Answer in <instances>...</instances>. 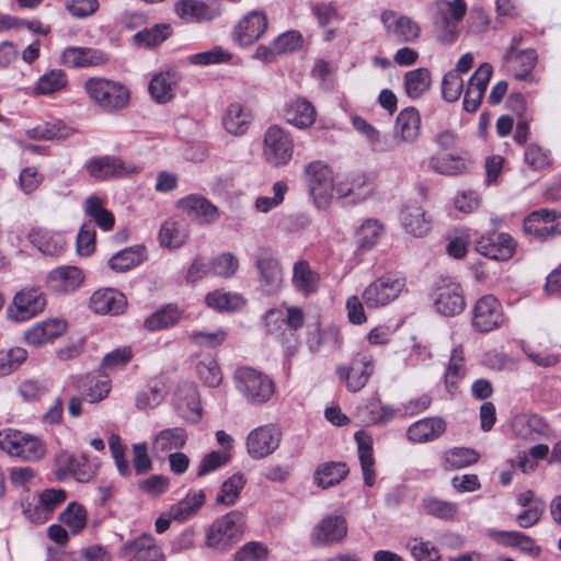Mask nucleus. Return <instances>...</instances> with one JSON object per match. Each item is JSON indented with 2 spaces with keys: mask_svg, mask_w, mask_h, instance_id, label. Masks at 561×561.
<instances>
[{
  "mask_svg": "<svg viewBox=\"0 0 561 561\" xmlns=\"http://www.w3.org/2000/svg\"><path fill=\"white\" fill-rule=\"evenodd\" d=\"M424 511L436 518L449 519L458 512V505L454 502L443 501L437 497H426L422 501Z\"/></svg>",
  "mask_w": 561,
  "mask_h": 561,
  "instance_id": "nucleus-63",
  "label": "nucleus"
},
{
  "mask_svg": "<svg viewBox=\"0 0 561 561\" xmlns=\"http://www.w3.org/2000/svg\"><path fill=\"white\" fill-rule=\"evenodd\" d=\"M90 99L105 111H118L129 102V91L118 81L105 78H90L84 83Z\"/></svg>",
  "mask_w": 561,
  "mask_h": 561,
  "instance_id": "nucleus-7",
  "label": "nucleus"
},
{
  "mask_svg": "<svg viewBox=\"0 0 561 561\" xmlns=\"http://www.w3.org/2000/svg\"><path fill=\"white\" fill-rule=\"evenodd\" d=\"M280 439L282 432L276 425H261L248 434L247 451L252 459H263L278 448Z\"/></svg>",
  "mask_w": 561,
  "mask_h": 561,
  "instance_id": "nucleus-15",
  "label": "nucleus"
},
{
  "mask_svg": "<svg viewBox=\"0 0 561 561\" xmlns=\"http://www.w3.org/2000/svg\"><path fill=\"white\" fill-rule=\"evenodd\" d=\"M187 440L186 431L182 427H170L160 431L152 444L156 454H168L184 447Z\"/></svg>",
  "mask_w": 561,
  "mask_h": 561,
  "instance_id": "nucleus-44",
  "label": "nucleus"
},
{
  "mask_svg": "<svg viewBox=\"0 0 561 561\" xmlns=\"http://www.w3.org/2000/svg\"><path fill=\"white\" fill-rule=\"evenodd\" d=\"M0 449L26 461L38 460L45 455L39 438L11 428L0 431Z\"/></svg>",
  "mask_w": 561,
  "mask_h": 561,
  "instance_id": "nucleus-9",
  "label": "nucleus"
},
{
  "mask_svg": "<svg viewBox=\"0 0 561 561\" xmlns=\"http://www.w3.org/2000/svg\"><path fill=\"white\" fill-rule=\"evenodd\" d=\"M253 121V111L248 104L230 103L221 117L224 129L232 136L240 137L248 133Z\"/></svg>",
  "mask_w": 561,
  "mask_h": 561,
  "instance_id": "nucleus-28",
  "label": "nucleus"
},
{
  "mask_svg": "<svg viewBox=\"0 0 561 561\" xmlns=\"http://www.w3.org/2000/svg\"><path fill=\"white\" fill-rule=\"evenodd\" d=\"M504 322L500 301L492 295H484L477 300L472 309L471 324L481 333L491 332Z\"/></svg>",
  "mask_w": 561,
  "mask_h": 561,
  "instance_id": "nucleus-14",
  "label": "nucleus"
},
{
  "mask_svg": "<svg viewBox=\"0 0 561 561\" xmlns=\"http://www.w3.org/2000/svg\"><path fill=\"white\" fill-rule=\"evenodd\" d=\"M434 306L445 317H455L466 307L463 291L458 283L443 279L435 289Z\"/></svg>",
  "mask_w": 561,
  "mask_h": 561,
  "instance_id": "nucleus-16",
  "label": "nucleus"
},
{
  "mask_svg": "<svg viewBox=\"0 0 561 561\" xmlns=\"http://www.w3.org/2000/svg\"><path fill=\"white\" fill-rule=\"evenodd\" d=\"M167 394L165 385L160 379L151 380L146 390L140 391L136 397V407L139 410L157 408Z\"/></svg>",
  "mask_w": 561,
  "mask_h": 561,
  "instance_id": "nucleus-54",
  "label": "nucleus"
},
{
  "mask_svg": "<svg viewBox=\"0 0 561 561\" xmlns=\"http://www.w3.org/2000/svg\"><path fill=\"white\" fill-rule=\"evenodd\" d=\"M480 455L472 448L454 447L443 455V467L446 470H458L478 462Z\"/></svg>",
  "mask_w": 561,
  "mask_h": 561,
  "instance_id": "nucleus-48",
  "label": "nucleus"
},
{
  "mask_svg": "<svg viewBox=\"0 0 561 561\" xmlns=\"http://www.w3.org/2000/svg\"><path fill=\"white\" fill-rule=\"evenodd\" d=\"M295 144L291 134L278 126L271 125L262 138V159L272 168L289 164L294 157Z\"/></svg>",
  "mask_w": 561,
  "mask_h": 561,
  "instance_id": "nucleus-5",
  "label": "nucleus"
},
{
  "mask_svg": "<svg viewBox=\"0 0 561 561\" xmlns=\"http://www.w3.org/2000/svg\"><path fill=\"white\" fill-rule=\"evenodd\" d=\"M27 238L45 255L57 257L65 251L66 241L60 233L44 228H33Z\"/></svg>",
  "mask_w": 561,
  "mask_h": 561,
  "instance_id": "nucleus-35",
  "label": "nucleus"
},
{
  "mask_svg": "<svg viewBox=\"0 0 561 561\" xmlns=\"http://www.w3.org/2000/svg\"><path fill=\"white\" fill-rule=\"evenodd\" d=\"M68 83L67 75L61 69H51L42 75L34 87L35 95H49L61 91Z\"/></svg>",
  "mask_w": 561,
  "mask_h": 561,
  "instance_id": "nucleus-49",
  "label": "nucleus"
},
{
  "mask_svg": "<svg viewBox=\"0 0 561 561\" xmlns=\"http://www.w3.org/2000/svg\"><path fill=\"white\" fill-rule=\"evenodd\" d=\"M171 34L169 24H157L145 28L133 36L134 43L140 46H157L164 42Z\"/></svg>",
  "mask_w": 561,
  "mask_h": 561,
  "instance_id": "nucleus-61",
  "label": "nucleus"
},
{
  "mask_svg": "<svg viewBox=\"0 0 561 561\" xmlns=\"http://www.w3.org/2000/svg\"><path fill=\"white\" fill-rule=\"evenodd\" d=\"M524 231L538 239L561 234V213L550 209L533 211L524 219Z\"/></svg>",
  "mask_w": 561,
  "mask_h": 561,
  "instance_id": "nucleus-17",
  "label": "nucleus"
},
{
  "mask_svg": "<svg viewBox=\"0 0 561 561\" xmlns=\"http://www.w3.org/2000/svg\"><path fill=\"white\" fill-rule=\"evenodd\" d=\"M403 85L409 99L413 101L419 100L431 89V71L427 68L420 67L405 72Z\"/></svg>",
  "mask_w": 561,
  "mask_h": 561,
  "instance_id": "nucleus-42",
  "label": "nucleus"
},
{
  "mask_svg": "<svg viewBox=\"0 0 561 561\" xmlns=\"http://www.w3.org/2000/svg\"><path fill=\"white\" fill-rule=\"evenodd\" d=\"M490 537L499 543L517 548L530 557H538L540 547L529 536L519 531L492 530Z\"/></svg>",
  "mask_w": 561,
  "mask_h": 561,
  "instance_id": "nucleus-40",
  "label": "nucleus"
},
{
  "mask_svg": "<svg viewBox=\"0 0 561 561\" xmlns=\"http://www.w3.org/2000/svg\"><path fill=\"white\" fill-rule=\"evenodd\" d=\"M206 302L210 308L219 311H234L244 306V300L239 294L215 290L206 296Z\"/></svg>",
  "mask_w": 561,
  "mask_h": 561,
  "instance_id": "nucleus-58",
  "label": "nucleus"
},
{
  "mask_svg": "<svg viewBox=\"0 0 561 561\" xmlns=\"http://www.w3.org/2000/svg\"><path fill=\"white\" fill-rule=\"evenodd\" d=\"M59 520L73 534L80 533L87 525V511L77 503L71 502L60 513Z\"/></svg>",
  "mask_w": 561,
  "mask_h": 561,
  "instance_id": "nucleus-57",
  "label": "nucleus"
},
{
  "mask_svg": "<svg viewBox=\"0 0 561 561\" xmlns=\"http://www.w3.org/2000/svg\"><path fill=\"white\" fill-rule=\"evenodd\" d=\"M237 390L251 404H263L271 400L276 386L266 374L251 367H240L234 371Z\"/></svg>",
  "mask_w": 561,
  "mask_h": 561,
  "instance_id": "nucleus-4",
  "label": "nucleus"
},
{
  "mask_svg": "<svg viewBox=\"0 0 561 561\" xmlns=\"http://www.w3.org/2000/svg\"><path fill=\"white\" fill-rule=\"evenodd\" d=\"M466 376L463 350L457 346L453 350L447 369L444 376L445 386L448 392L453 393L459 380Z\"/></svg>",
  "mask_w": 561,
  "mask_h": 561,
  "instance_id": "nucleus-51",
  "label": "nucleus"
},
{
  "mask_svg": "<svg viewBox=\"0 0 561 561\" xmlns=\"http://www.w3.org/2000/svg\"><path fill=\"white\" fill-rule=\"evenodd\" d=\"M47 305L44 293L35 287L16 293L7 309L8 318L14 322H24L42 313Z\"/></svg>",
  "mask_w": 561,
  "mask_h": 561,
  "instance_id": "nucleus-12",
  "label": "nucleus"
},
{
  "mask_svg": "<svg viewBox=\"0 0 561 561\" xmlns=\"http://www.w3.org/2000/svg\"><path fill=\"white\" fill-rule=\"evenodd\" d=\"M174 405L182 417L193 422L197 421L202 408L196 387L190 382L180 386L175 392Z\"/></svg>",
  "mask_w": 561,
  "mask_h": 561,
  "instance_id": "nucleus-33",
  "label": "nucleus"
},
{
  "mask_svg": "<svg viewBox=\"0 0 561 561\" xmlns=\"http://www.w3.org/2000/svg\"><path fill=\"white\" fill-rule=\"evenodd\" d=\"M436 38L443 45L457 41L461 32V21L467 12L465 0H437L432 5Z\"/></svg>",
  "mask_w": 561,
  "mask_h": 561,
  "instance_id": "nucleus-2",
  "label": "nucleus"
},
{
  "mask_svg": "<svg viewBox=\"0 0 561 561\" xmlns=\"http://www.w3.org/2000/svg\"><path fill=\"white\" fill-rule=\"evenodd\" d=\"M83 211L100 229L104 231L113 229L115 224L114 215L104 208V201L101 197L96 195L88 196L83 203Z\"/></svg>",
  "mask_w": 561,
  "mask_h": 561,
  "instance_id": "nucleus-46",
  "label": "nucleus"
},
{
  "mask_svg": "<svg viewBox=\"0 0 561 561\" xmlns=\"http://www.w3.org/2000/svg\"><path fill=\"white\" fill-rule=\"evenodd\" d=\"M67 322L61 318L39 321L24 332L28 345L41 346L59 337L67 330Z\"/></svg>",
  "mask_w": 561,
  "mask_h": 561,
  "instance_id": "nucleus-30",
  "label": "nucleus"
},
{
  "mask_svg": "<svg viewBox=\"0 0 561 561\" xmlns=\"http://www.w3.org/2000/svg\"><path fill=\"white\" fill-rule=\"evenodd\" d=\"M446 430V423L440 417H425L414 422L407 431V437L412 443H426L438 438Z\"/></svg>",
  "mask_w": 561,
  "mask_h": 561,
  "instance_id": "nucleus-36",
  "label": "nucleus"
},
{
  "mask_svg": "<svg viewBox=\"0 0 561 561\" xmlns=\"http://www.w3.org/2000/svg\"><path fill=\"white\" fill-rule=\"evenodd\" d=\"M374 368V356L366 350H362L353 356L348 365L337 366L335 374L345 382L348 391L357 392L367 385Z\"/></svg>",
  "mask_w": 561,
  "mask_h": 561,
  "instance_id": "nucleus-10",
  "label": "nucleus"
},
{
  "mask_svg": "<svg viewBox=\"0 0 561 561\" xmlns=\"http://www.w3.org/2000/svg\"><path fill=\"white\" fill-rule=\"evenodd\" d=\"M405 286L404 277L396 274H385L365 287L362 299L369 309L382 308L399 298Z\"/></svg>",
  "mask_w": 561,
  "mask_h": 561,
  "instance_id": "nucleus-8",
  "label": "nucleus"
},
{
  "mask_svg": "<svg viewBox=\"0 0 561 561\" xmlns=\"http://www.w3.org/2000/svg\"><path fill=\"white\" fill-rule=\"evenodd\" d=\"M180 80L176 70L168 69L156 73L149 82V93L159 104H165L174 98V88Z\"/></svg>",
  "mask_w": 561,
  "mask_h": 561,
  "instance_id": "nucleus-34",
  "label": "nucleus"
},
{
  "mask_svg": "<svg viewBox=\"0 0 561 561\" xmlns=\"http://www.w3.org/2000/svg\"><path fill=\"white\" fill-rule=\"evenodd\" d=\"M314 106L306 99H296L289 102L284 110V117L290 125L304 129L316 121Z\"/></svg>",
  "mask_w": 561,
  "mask_h": 561,
  "instance_id": "nucleus-37",
  "label": "nucleus"
},
{
  "mask_svg": "<svg viewBox=\"0 0 561 561\" xmlns=\"http://www.w3.org/2000/svg\"><path fill=\"white\" fill-rule=\"evenodd\" d=\"M348 473L344 462L330 461L320 465L314 472V482L322 489L339 484Z\"/></svg>",
  "mask_w": 561,
  "mask_h": 561,
  "instance_id": "nucleus-47",
  "label": "nucleus"
},
{
  "mask_svg": "<svg viewBox=\"0 0 561 561\" xmlns=\"http://www.w3.org/2000/svg\"><path fill=\"white\" fill-rule=\"evenodd\" d=\"M267 28V19L261 11H252L236 25L233 41L239 46H249L256 42Z\"/></svg>",
  "mask_w": 561,
  "mask_h": 561,
  "instance_id": "nucleus-26",
  "label": "nucleus"
},
{
  "mask_svg": "<svg viewBox=\"0 0 561 561\" xmlns=\"http://www.w3.org/2000/svg\"><path fill=\"white\" fill-rule=\"evenodd\" d=\"M270 549L262 541H249L233 554V561H268Z\"/></svg>",
  "mask_w": 561,
  "mask_h": 561,
  "instance_id": "nucleus-62",
  "label": "nucleus"
},
{
  "mask_svg": "<svg viewBox=\"0 0 561 561\" xmlns=\"http://www.w3.org/2000/svg\"><path fill=\"white\" fill-rule=\"evenodd\" d=\"M178 208L199 224H211L219 217L218 208L206 197L190 194L178 201Z\"/></svg>",
  "mask_w": 561,
  "mask_h": 561,
  "instance_id": "nucleus-29",
  "label": "nucleus"
},
{
  "mask_svg": "<svg viewBox=\"0 0 561 561\" xmlns=\"http://www.w3.org/2000/svg\"><path fill=\"white\" fill-rule=\"evenodd\" d=\"M187 233L184 225L175 219L164 221L159 231L160 245L168 249H176L184 244Z\"/></svg>",
  "mask_w": 561,
  "mask_h": 561,
  "instance_id": "nucleus-50",
  "label": "nucleus"
},
{
  "mask_svg": "<svg viewBox=\"0 0 561 561\" xmlns=\"http://www.w3.org/2000/svg\"><path fill=\"white\" fill-rule=\"evenodd\" d=\"M383 232V226L376 219H366L358 228L356 242L363 250L375 247Z\"/></svg>",
  "mask_w": 561,
  "mask_h": 561,
  "instance_id": "nucleus-59",
  "label": "nucleus"
},
{
  "mask_svg": "<svg viewBox=\"0 0 561 561\" xmlns=\"http://www.w3.org/2000/svg\"><path fill=\"white\" fill-rule=\"evenodd\" d=\"M204 502L205 494L203 491L191 492L170 508L169 515L174 520H186L199 510Z\"/></svg>",
  "mask_w": 561,
  "mask_h": 561,
  "instance_id": "nucleus-52",
  "label": "nucleus"
},
{
  "mask_svg": "<svg viewBox=\"0 0 561 561\" xmlns=\"http://www.w3.org/2000/svg\"><path fill=\"white\" fill-rule=\"evenodd\" d=\"M85 169L90 176L100 181L138 172L136 167L110 156L89 160L85 163Z\"/></svg>",
  "mask_w": 561,
  "mask_h": 561,
  "instance_id": "nucleus-24",
  "label": "nucleus"
},
{
  "mask_svg": "<svg viewBox=\"0 0 561 561\" xmlns=\"http://www.w3.org/2000/svg\"><path fill=\"white\" fill-rule=\"evenodd\" d=\"M291 282L298 293L309 296L317 291L319 276L311 270L307 261L300 260L294 264Z\"/></svg>",
  "mask_w": 561,
  "mask_h": 561,
  "instance_id": "nucleus-43",
  "label": "nucleus"
},
{
  "mask_svg": "<svg viewBox=\"0 0 561 561\" xmlns=\"http://www.w3.org/2000/svg\"><path fill=\"white\" fill-rule=\"evenodd\" d=\"M174 11L179 18L188 22H211L221 14V5L216 0H178Z\"/></svg>",
  "mask_w": 561,
  "mask_h": 561,
  "instance_id": "nucleus-18",
  "label": "nucleus"
},
{
  "mask_svg": "<svg viewBox=\"0 0 561 561\" xmlns=\"http://www.w3.org/2000/svg\"><path fill=\"white\" fill-rule=\"evenodd\" d=\"M421 128V116L416 108L402 110L396 119V134L404 142H414Z\"/></svg>",
  "mask_w": 561,
  "mask_h": 561,
  "instance_id": "nucleus-41",
  "label": "nucleus"
},
{
  "mask_svg": "<svg viewBox=\"0 0 561 561\" xmlns=\"http://www.w3.org/2000/svg\"><path fill=\"white\" fill-rule=\"evenodd\" d=\"M407 548L416 561H437L439 559L438 549L431 542L421 538H411L407 542Z\"/></svg>",
  "mask_w": 561,
  "mask_h": 561,
  "instance_id": "nucleus-64",
  "label": "nucleus"
},
{
  "mask_svg": "<svg viewBox=\"0 0 561 561\" xmlns=\"http://www.w3.org/2000/svg\"><path fill=\"white\" fill-rule=\"evenodd\" d=\"M400 220L404 230L414 237H423L431 229L425 211L415 204L405 205L402 208Z\"/></svg>",
  "mask_w": 561,
  "mask_h": 561,
  "instance_id": "nucleus-39",
  "label": "nucleus"
},
{
  "mask_svg": "<svg viewBox=\"0 0 561 561\" xmlns=\"http://www.w3.org/2000/svg\"><path fill=\"white\" fill-rule=\"evenodd\" d=\"M375 192V182L365 173H352L336 183V196L352 203H360Z\"/></svg>",
  "mask_w": 561,
  "mask_h": 561,
  "instance_id": "nucleus-21",
  "label": "nucleus"
},
{
  "mask_svg": "<svg viewBox=\"0 0 561 561\" xmlns=\"http://www.w3.org/2000/svg\"><path fill=\"white\" fill-rule=\"evenodd\" d=\"M64 489H46L39 492L31 501L22 502L24 516L33 524H44L53 515L54 511L67 500Z\"/></svg>",
  "mask_w": 561,
  "mask_h": 561,
  "instance_id": "nucleus-11",
  "label": "nucleus"
},
{
  "mask_svg": "<svg viewBox=\"0 0 561 561\" xmlns=\"http://www.w3.org/2000/svg\"><path fill=\"white\" fill-rule=\"evenodd\" d=\"M181 319V311L174 305H168L148 317L144 325L149 331H158L174 325Z\"/></svg>",
  "mask_w": 561,
  "mask_h": 561,
  "instance_id": "nucleus-55",
  "label": "nucleus"
},
{
  "mask_svg": "<svg viewBox=\"0 0 561 561\" xmlns=\"http://www.w3.org/2000/svg\"><path fill=\"white\" fill-rule=\"evenodd\" d=\"M89 307L94 313L119 314L126 307V298L113 288L99 289L91 296Z\"/></svg>",
  "mask_w": 561,
  "mask_h": 561,
  "instance_id": "nucleus-31",
  "label": "nucleus"
},
{
  "mask_svg": "<svg viewBox=\"0 0 561 561\" xmlns=\"http://www.w3.org/2000/svg\"><path fill=\"white\" fill-rule=\"evenodd\" d=\"M84 274L73 265H62L50 271L46 277L47 286L57 294H71L82 285Z\"/></svg>",
  "mask_w": 561,
  "mask_h": 561,
  "instance_id": "nucleus-27",
  "label": "nucleus"
},
{
  "mask_svg": "<svg viewBox=\"0 0 561 561\" xmlns=\"http://www.w3.org/2000/svg\"><path fill=\"white\" fill-rule=\"evenodd\" d=\"M513 434L522 439L538 440L553 437L550 425L537 414H519L512 421Z\"/></svg>",
  "mask_w": 561,
  "mask_h": 561,
  "instance_id": "nucleus-25",
  "label": "nucleus"
},
{
  "mask_svg": "<svg viewBox=\"0 0 561 561\" xmlns=\"http://www.w3.org/2000/svg\"><path fill=\"white\" fill-rule=\"evenodd\" d=\"M305 181L317 208L328 207L334 193L336 194V184L330 165L320 160L308 163L305 168Z\"/></svg>",
  "mask_w": 561,
  "mask_h": 561,
  "instance_id": "nucleus-6",
  "label": "nucleus"
},
{
  "mask_svg": "<svg viewBox=\"0 0 561 561\" xmlns=\"http://www.w3.org/2000/svg\"><path fill=\"white\" fill-rule=\"evenodd\" d=\"M476 250L489 259L506 261L514 255L516 242L508 233L491 232L477 240Z\"/></svg>",
  "mask_w": 561,
  "mask_h": 561,
  "instance_id": "nucleus-19",
  "label": "nucleus"
},
{
  "mask_svg": "<svg viewBox=\"0 0 561 561\" xmlns=\"http://www.w3.org/2000/svg\"><path fill=\"white\" fill-rule=\"evenodd\" d=\"M254 262L263 291L267 295L276 294L283 283V268L274 252L268 248H261L255 253Z\"/></svg>",
  "mask_w": 561,
  "mask_h": 561,
  "instance_id": "nucleus-13",
  "label": "nucleus"
},
{
  "mask_svg": "<svg viewBox=\"0 0 561 561\" xmlns=\"http://www.w3.org/2000/svg\"><path fill=\"white\" fill-rule=\"evenodd\" d=\"M354 437L358 447V459L363 471L364 483L367 486H373L376 480V472L371 438L363 431L356 432Z\"/></svg>",
  "mask_w": 561,
  "mask_h": 561,
  "instance_id": "nucleus-38",
  "label": "nucleus"
},
{
  "mask_svg": "<svg viewBox=\"0 0 561 561\" xmlns=\"http://www.w3.org/2000/svg\"><path fill=\"white\" fill-rule=\"evenodd\" d=\"M60 59L62 65L70 68L100 66L107 60L103 51L88 47H67Z\"/></svg>",
  "mask_w": 561,
  "mask_h": 561,
  "instance_id": "nucleus-32",
  "label": "nucleus"
},
{
  "mask_svg": "<svg viewBox=\"0 0 561 561\" xmlns=\"http://www.w3.org/2000/svg\"><path fill=\"white\" fill-rule=\"evenodd\" d=\"M380 19L387 33L400 43L415 42L421 34V27L416 22L394 11H383Z\"/></svg>",
  "mask_w": 561,
  "mask_h": 561,
  "instance_id": "nucleus-23",
  "label": "nucleus"
},
{
  "mask_svg": "<svg viewBox=\"0 0 561 561\" xmlns=\"http://www.w3.org/2000/svg\"><path fill=\"white\" fill-rule=\"evenodd\" d=\"M428 165L434 172L443 175H458L468 168L463 158L453 154L433 156Z\"/></svg>",
  "mask_w": 561,
  "mask_h": 561,
  "instance_id": "nucleus-53",
  "label": "nucleus"
},
{
  "mask_svg": "<svg viewBox=\"0 0 561 561\" xmlns=\"http://www.w3.org/2000/svg\"><path fill=\"white\" fill-rule=\"evenodd\" d=\"M245 517L240 511H231L217 518L206 533V546L215 551L231 549L243 536Z\"/></svg>",
  "mask_w": 561,
  "mask_h": 561,
  "instance_id": "nucleus-3",
  "label": "nucleus"
},
{
  "mask_svg": "<svg viewBox=\"0 0 561 561\" xmlns=\"http://www.w3.org/2000/svg\"><path fill=\"white\" fill-rule=\"evenodd\" d=\"M144 260V250L141 248H127L114 254L108 265L113 271L125 272L138 264Z\"/></svg>",
  "mask_w": 561,
  "mask_h": 561,
  "instance_id": "nucleus-60",
  "label": "nucleus"
},
{
  "mask_svg": "<svg viewBox=\"0 0 561 561\" xmlns=\"http://www.w3.org/2000/svg\"><path fill=\"white\" fill-rule=\"evenodd\" d=\"M305 312L298 306L282 305L270 309L264 316V324L270 335L283 345L284 356L293 358L299 347L297 331L304 327Z\"/></svg>",
  "mask_w": 561,
  "mask_h": 561,
  "instance_id": "nucleus-1",
  "label": "nucleus"
},
{
  "mask_svg": "<svg viewBox=\"0 0 561 561\" xmlns=\"http://www.w3.org/2000/svg\"><path fill=\"white\" fill-rule=\"evenodd\" d=\"M347 536V524L340 515L323 517L312 529L310 540L318 547L341 542Z\"/></svg>",
  "mask_w": 561,
  "mask_h": 561,
  "instance_id": "nucleus-20",
  "label": "nucleus"
},
{
  "mask_svg": "<svg viewBox=\"0 0 561 561\" xmlns=\"http://www.w3.org/2000/svg\"><path fill=\"white\" fill-rule=\"evenodd\" d=\"M122 554L127 561H165L162 548L150 534H142L125 542Z\"/></svg>",
  "mask_w": 561,
  "mask_h": 561,
  "instance_id": "nucleus-22",
  "label": "nucleus"
},
{
  "mask_svg": "<svg viewBox=\"0 0 561 561\" xmlns=\"http://www.w3.org/2000/svg\"><path fill=\"white\" fill-rule=\"evenodd\" d=\"M505 59L514 77L524 79L534 69L537 56L533 49L517 50L513 48L506 53Z\"/></svg>",
  "mask_w": 561,
  "mask_h": 561,
  "instance_id": "nucleus-45",
  "label": "nucleus"
},
{
  "mask_svg": "<svg viewBox=\"0 0 561 561\" xmlns=\"http://www.w3.org/2000/svg\"><path fill=\"white\" fill-rule=\"evenodd\" d=\"M247 483L243 473L237 472L224 481L220 491L216 496V503L226 506L233 505Z\"/></svg>",
  "mask_w": 561,
  "mask_h": 561,
  "instance_id": "nucleus-56",
  "label": "nucleus"
}]
</instances>
